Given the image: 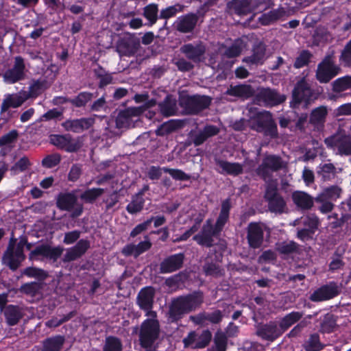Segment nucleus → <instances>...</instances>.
<instances>
[{
  "label": "nucleus",
  "mask_w": 351,
  "mask_h": 351,
  "mask_svg": "<svg viewBox=\"0 0 351 351\" xmlns=\"http://www.w3.org/2000/svg\"><path fill=\"white\" fill-rule=\"evenodd\" d=\"M247 115L249 117L250 127L271 138L278 136L277 127L274 123L271 114L267 111H258L256 108H247Z\"/></svg>",
  "instance_id": "f257e3e1"
},
{
  "label": "nucleus",
  "mask_w": 351,
  "mask_h": 351,
  "mask_svg": "<svg viewBox=\"0 0 351 351\" xmlns=\"http://www.w3.org/2000/svg\"><path fill=\"white\" fill-rule=\"evenodd\" d=\"M203 302L201 293H194L186 296L180 297L173 301L169 311V317L172 322L176 321L181 317L196 308L199 307Z\"/></svg>",
  "instance_id": "f03ea898"
},
{
  "label": "nucleus",
  "mask_w": 351,
  "mask_h": 351,
  "mask_svg": "<svg viewBox=\"0 0 351 351\" xmlns=\"http://www.w3.org/2000/svg\"><path fill=\"white\" fill-rule=\"evenodd\" d=\"M147 318L141 324L139 340L144 348H150L160 335V325L156 313H149Z\"/></svg>",
  "instance_id": "7ed1b4c3"
},
{
  "label": "nucleus",
  "mask_w": 351,
  "mask_h": 351,
  "mask_svg": "<svg viewBox=\"0 0 351 351\" xmlns=\"http://www.w3.org/2000/svg\"><path fill=\"white\" fill-rule=\"evenodd\" d=\"M340 71L341 68L335 63L332 55H328L317 65L316 78L320 83H328Z\"/></svg>",
  "instance_id": "20e7f679"
},
{
  "label": "nucleus",
  "mask_w": 351,
  "mask_h": 351,
  "mask_svg": "<svg viewBox=\"0 0 351 351\" xmlns=\"http://www.w3.org/2000/svg\"><path fill=\"white\" fill-rule=\"evenodd\" d=\"M265 198L268 202V208L271 212L282 213L285 211L286 203L277 193L276 182H271L267 184Z\"/></svg>",
  "instance_id": "39448f33"
},
{
  "label": "nucleus",
  "mask_w": 351,
  "mask_h": 351,
  "mask_svg": "<svg viewBox=\"0 0 351 351\" xmlns=\"http://www.w3.org/2000/svg\"><path fill=\"white\" fill-rule=\"evenodd\" d=\"M149 106L146 105L138 107H130L120 112L116 119L117 127L120 129L133 127L134 122L138 119V117Z\"/></svg>",
  "instance_id": "423d86ee"
},
{
  "label": "nucleus",
  "mask_w": 351,
  "mask_h": 351,
  "mask_svg": "<svg viewBox=\"0 0 351 351\" xmlns=\"http://www.w3.org/2000/svg\"><path fill=\"white\" fill-rule=\"evenodd\" d=\"M26 245L24 240L20 241L16 245L10 244L3 256V261L12 269H16L25 259L23 248Z\"/></svg>",
  "instance_id": "0eeeda50"
},
{
  "label": "nucleus",
  "mask_w": 351,
  "mask_h": 351,
  "mask_svg": "<svg viewBox=\"0 0 351 351\" xmlns=\"http://www.w3.org/2000/svg\"><path fill=\"white\" fill-rule=\"evenodd\" d=\"M57 206L61 210H72V217H75L82 213V206L77 204V197L71 193H60L57 198Z\"/></svg>",
  "instance_id": "6e6552de"
},
{
  "label": "nucleus",
  "mask_w": 351,
  "mask_h": 351,
  "mask_svg": "<svg viewBox=\"0 0 351 351\" xmlns=\"http://www.w3.org/2000/svg\"><path fill=\"white\" fill-rule=\"evenodd\" d=\"M325 143L328 147L337 149L340 154H351V136L350 135L337 134L326 138Z\"/></svg>",
  "instance_id": "1a4fd4ad"
},
{
  "label": "nucleus",
  "mask_w": 351,
  "mask_h": 351,
  "mask_svg": "<svg viewBox=\"0 0 351 351\" xmlns=\"http://www.w3.org/2000/svg\"><path fill=\"white\" fill-rule=\"evenodd\" d=\"M212 335L208 330H204L198 335L195 332H191L183 339L185 347L193 349H201L205 348L210 341Z\"/></svg>",
  "instance_id": "9d476101"
},
{
  "label": "nucleus",
  "mask_w": 351,
  "mask_h": 351,
  "mask_svg": "<svg viewBox=\"0 0 351 351\" xmlns=\"http://www.w3.org/2000/svg\"><path fill=\"white\" fill-rule=\"evenodd\" d=\"M255 100L258 105L275 106L284 101L285 97L270 88H261L258 89Z\"/></svg>",
  "instance_id": "9b49d317"
},
{
  "label": "nucleus",
  "mask_w": 351,
  "mask_h": 351,
  "mask_svg": "<svg viewBox=\"0 0 351 351\" xmlns=\"http://www.w3.org/2000/svg\"><path fill=\"white\" fill-rule=\"evenodd\" d=\"M339 293V287L336 282H331L315 291L309 298L313 302H321L333 298L338 295Z\"/></svg>",
  "instance_id": "f8f14e48"
},
{
  "label": "nucleus",
  "mask_w": 351,
  "mask_h": 351,
  "mask_svg": "<svg viewBox=\"0 0 351 351\" xmlns=\"http://www.w3.org/2000/svg\"><path fill=\"white\" fill-rule=\"evenodd\" d=\"M219 233V232H215L212 221L208 219L204 224L200 232L193 237V240L199 245L210 247L213 245V237H217Z\"/></svg>",
  "instance_id": "ddd939ff"
},
{
  "label": "nucleus",
  "mask_w": 351,
  "mask_h": 351,
  "mask_svg": "<svg viewBox=\"0 0 351 351\" xmlns=\"http://www.w3.org/2000/svg\"><path fill=\"white\" fill-rule=\"evenodd\" d=\"M155 291L151 287H147L142 289L137 296V304L141 309L145 311V316H148L149 313H156L152 311Z\"/></svg>",
  "instance_id": "4468645a"
},
{
  "label": "nucleus",
  "mask_w": 351,
  "mask_h": 351,
  "mask_svg": "<svg viewBox=\"0 0 351 351\" xmlns=\"http://www.w3.org/2000/svg\"><path fill=\"white\" fill-rule=\"evenodd\" d=\"M266 227L263 224L251 223L247 228V240L250 247H259L263 241V233Z\"/></svg>",
  "instance_id": "2eb2a0df"
},
{
  "label": "nucleus",
  "mask_w": 351,
  "mask_h": 351,
  "mask_svg": "<svg viewBox=\"0 0 351 351\" xmlns=\"http://www.w3.org/2000/svg\"><path fill=\"white\" fill-rule=\"evenodd\" d=\"M25 65L21 57H16L14 66L8 70L3 75L4 81L8 84H14L23 78Z\"/></svg>",
  "instance_id": "dca6fc26"
},
{
  "label": "nucleus",
  "mask_w": 351,
  "mask_h": 351,
  "mask_svg": "<svg viewBox=\"0 0 351 351\" xmlns=\"http://www.w3.org/2000/svg\"><path fill=\"white\" fill-rule=\"evenodd\" d=\"M95 122L93 117L67 120L62 125L66 131L80 133L90 128Z\"/></svg>",
  "instance_id": "f3484780"
},
{
  "label": "nucleus",
  "mask_w": 351,
  "mask_h": 351,
  "mask_svg": "<svg viewBox=\"0 0 351 351\" xmlns=\"http://www.w3.org/2000/svg\"><path fill=\"white\" fill-rule=\"evenodd\" d=\"M152 244L147 235L144 237V240L138 244L130 243L122 249V253L125 256H134L138 257L141 254L149 250Z\"/></svg>",
  "instance_id": "a211bd4d"
},
{
  "label": "nucleus",
  "mask_w": 351,
  "mask_h": 351,
  "mask_svg": "<svg viewBox=\"0 0 351 351\" xmlns=\"http://www.w3.org/2000/svg\"><path fill=\"white\" fill-rule=\"evenodd\" d=\"M50 142L55 146L64 149L67 152H75L78 149V145L69 134L60 135L53 134L50 136Z\"/></svg>",
  "instance_id": "6ab92c4d"
},
{
  "label": "nucleus",
  "mask_w": 351,
  "mask_h": 351,
  "mask_svg": "<svg viewBox=\"0 0 351 351\" xmlns=\"http://www.w3.org/2000/svg\"><path fill=\"white\" fill-rule=\"evenodd\" d=\"M216 170L221 174L238 176L243 172V165L238 162H230L226 160L216 159Z\"/></svg>",
  "instance_id": "aec40b11"
},
{
  "label": "nucleus",
  "mask_w": 351,
  "mask_h": 351,
  "mask_svg": "<svg viewBox=\"0 0 351 351\" xmlns=\"http://www.w3.org/2000/svg\"><path fill=\"white\" fill-rule=\"evenodd\" d=\"M89 242L84 239L80 240L77 244L66 250L64 256V262H70L81 257L89 248Z\"/></svg>",
  "instance_id": "412c9836"
},
{
  "label": "nucleus",
  "mask_w": 351,
  "mask_h": 351,
  "mask_svg": "<svg viewBox=\"0 0 351 351\" xmlns=\"http://www.w3.org/2000/svg\"><path fill=\"white\" fill-rule=\"evenodd\" d=\"M198 17L195 14H188L180 16L175 22L176 29L182 33L191 32L197 22Z\"/></svg>",
  "instance_id": "4be33fe9"
},
{
  "label": "nucleus",
  "mask_w": 351,
  "mask_h": 351,
  "mask_svg": "<svg viewBox=\"0 0 351 351\" xmlns=\"http://www.w3.org/2000/svg\"><path fill=\"white\" fill-rule=\"evenodd\" d=\"M180 51L184 54L188 59L194 62H198L200 61L202 56L205 52V48L201 44H186L180 47Z\"/></svg>",
  "instance_id": "5701e85b"
},
{
  "label": "nucleus",
  "mask_w": 351,
  "mask_h": 351,
  "mask_svg": "<svg viewBox=\"0 0 351 351\" xmlns=\"http://www.w3.org/2000/svg\"><path fill=\"white\" fill-rule=\"evenodd\" d=\"M29 98L27 91H21L17 94L10 95L3 100L1 106V110L5 111L10 108L19 107Z\"/></svg>",
  "instance_id": "b1692460"
},
{
  "label": "nucleus",
  "mask_w": 351,
  "mask_h": 351,
  "mask_svg": "<svg viewBox=\"0 0 351 351\" xmlns=\"http://www.w3.org/2000/svg\"><path fill=\"white\" fill-rule=\"evenodd\" d=\"M311 96V90L306 82L302 79L299 81L293 91V99L295 103L300 104L306 101Z\"/></svg>",
  "instance_id": "393cba45"
},
{
  "label": "nucleus",
  "mask_w": 351,
  "mask_h": 351,
  "mask_svg": "<svg viewBox=\"0 0 351 351\" xmlns=\"http://www.w3.org/2000/svg\"><path fill=\"white\" fill-rule=\"evenodd\" d=\"M282 167V162L279 157L269 156L264 159L262 165L258 168V173L265 178L269 170L277 171Z\"/></svg>",
  "instance_id": "a878e982"
},
{
  "label": "nucleus",
  "mask_w": 351,
  "mask_h": 351,
  "mask_svg": "<svg viewBox=\"0 0 351 351\" xmlns=\"http://www.w3.org/2000/svg\"><path fill=\"white\" fill-rule=\"evenodd\" d=\"M282 332L280 327L278 328L275 323L266 324L261 327L256 332L257 335L261 338L269 341H274L280 336Z\"/></svg>",
  "instance_id": "bb28decb"
},
{
  "label": "nucleus",
  "mask_w": 351,
  "mask_h": 351,
  "mask_svg": "<svg viewBox=\"0 0 351 351\" xmlns=\"http://www.w3.org/2000/svg\"><path fill=\"white\" fill-rule=\"evenodd\" d=\"M227 8L230 14L239 16L246 15L252 11L249 0H233L228 3Z\"/></svg>",
  "instance_id": "cd10ccee"
},
{
  "label": "nucleus",
  "mask_w": 351,
  "mask_h": 351,
  "mask_svg": "<svg viewBox=\"0 0 351 351\" xmlns=\"http://www.w3.org/2000/svg\"><path fill=\"white\" fill-rule=\"evenodd\" d=\"M183 263V255L181 254L173 255L160 264L161 273H171L180 268Z\"/></svg>",
  "instance_id": "c85d7f7f"
},
{
  "label": "nucleus",
  "mask_w": 351,
  "mask_h": 351,
  "mask_svg": "<svg viewBox=\"0 0 351 351\" xmlns=\"http://www.w3.org/2000/svg\"><path fill=\"white\" fill-rule=\"evenodd\" d=\"M265 60V49L263 45L256 46L253 49V53L249 57L245 58L243 61L248 65L262 64Z\"/></svg>",
  "instance_id": "c756f323"
},
{
  "label": "nucleus",
  "mask_w": 351,
  "mask_h": 351,
  "mask_svg": "<svg viewBox=\"0 0 351 351\" xmlns=\"http://www.w3.org/2000/svg\"><path fill=\"white\" fill-rule=\"evenodd\" d=\"M292 199L295 205L302 209H309L313 204V198L302 191H295L292 194Z\"/></svg>",
  "instance_id": "7c9ffc66"
},
{
  "label": "nucleus",
  "mask_w": 351,
  "mask_h": 351,
  "mask_svg": "<svg viewBox=\"0 0 351 351\" xmlns=\"http://www.w3.org/2000/svg\"><path fill=\"white\" fill-rule=\"evenodd\" d=\"M341 193V189L337 186H331L330 187L325 188L322 192L317 195L315 201H336L340 197Z\"/></svg>",
  "instance_id": "2f4dec72"
},
{
  "label": "nucleus",
  "mask_w": 351,
  "mask_h": 351,
  "mask_svg": "<svg viewBox=\"0 0 351 351\" xmlns=\"http://www.w3.org/2000/svg\"><path fill=\"white\" fill-rule=\"evenodd\" d=\"M327 114V107L324 106H319L311 112L310 123L315 126H322L326 121Z\"/></svg>",
  "instance_id": "473e14b6"
},
{
  "label": "nucleus",
  "mask_w": 351,
  "mask_h": 351,
  "mask_svg": "<svg viewBox=\"0 0 351 351\" xmlns=\"http://www.w3.org/2000/svg\"><path fill=\"white\" fill-rule=\"evenodd\" d=\"M230 208V201L229 199H226L222 202L221 212L214 227L215 228V232H220L222 230L224 225L228 221Z\"/></svg>",
  "instance_id": "72a5a7b5"
},
{
  "label": "nucleus",
  "mask_w": 351,
  "mask_h": 351,
  "mask_svg": "<svg viewBox=\"0 0 351 351\" xmlns=\"http://www.w3.org/2000/svg\"><path fill=\"white\" fill-rule=\"evenodd\" d=\"M4 315L9 325L13 326L17 324L22 317L21 309L14 305H8L4 308Z\"/></svg>",
  "instance_id": "f704fd0d"
},
{
  "label": "nucleus",
  "mask_w": 351,
  "mask_h": 351,
  "mask_svg": "<svg viewBox=\"0 0 351 351\" xmlns=\"http://www.w3.org/2000/svg\"><path fill=\"white\" fill-rule=\"evenodd\" d=\"M226 94L239 97L248 98L254 94V90L250 85H238L228 88Z\"/></svg>",
  "instance_id": "c9c22d12"
},
{
  "label": "nucleus",
  "mask_w": 351,
  "mask_h": 351,
  "mask_svg": "<svg viewBox=\"0 0 351 351\" xmlns=\"http://www.w3.org/2000/svg\"><path fill=\"white\" fill-rule=\"evenodd\" d=\"M303 316V313L298 311H293L286 315L280 321L279 326L284 332L295 323L298 322Z\"/></svg>",
  "instance_id": "e433bc0d"
},
{
  "label": "nucleus",
  "mask_w": 351,
  "mask_h": 351,
  "mask_svg": "<svg viewBox=\"0 0 351 351\" xmlns=\"http://www.w3.org/2000/svg\"><path fill=\"white\" fill-rule=\"evenodd\" d=\"M285 15L282 9H276L265 13L259 17V21L263 25H268L282 18Z\"/></svg>",
  "instance_id": "4c0bfd02"
},
{
  "label": "nucleus",
  "mask_w": 351,
  "mask_h": 351,
  "mask_svg": "<svg viewBox=\"0 0 351 351\" xmlns=\"http://www.w3.org/2000/svg\"><path fill=\"white\" fill-rule=\"evenodd\" d=\"M64 339L62 336H56L45 341L42 351H60L64 343Z\"/></svg>",
  "instance_id": "58836bf2"
},
{
  "label": "nucleus",
  "mask_w": 351,
  "mask_h": 351,
  "mask_svg": "<svg viewBox=\"0 0 351 351\" xmlns=\"http://www.w3.org/2000/svg\"><path fill=\"white\" fill-rule=\"evenodd\" d=\"M332 90L335 93H340L351 88V76L346 75L335 80L332 84Z\"/></svg>",
  "instance_id": "ea45409f"
},
{
  "label": "nucleus",
  "mask_w": 351,
  "mask_h": 351,
  "mask_svg": "<svg viewBox=\"0 0 351 351\" xmlns=\"http://www.w3.org/2000/svg\"><path fill=\"white\" fill-rule=\"evenodd\" d=\"M189 102L192 106L193 112L197 113L208 108L210 104V99L206 96H197L192 97Z\"/></svg>",
  "instance_id": "a19ab883"
},
{
  "label": "nucleus",
  "mask_w": 351,
  "mask_h": 351,
  "mask_svg": "<svg viewBox=\"0 0 351 351\" xmlns=\"http://www.w3.org/2000/svg\"><path fill=\"white\" fill-rule=\"evenodd\" d=\"M160 112L165 117H169L176 112V101L170 96L159 104Z\"/></svg>",
  "instance_id": "79ce46f5"
},
{
  "label": "nucleus",
  "mask_w": 351,
  "mask_h": 351,
  "mask_svg": "<svg viewBox=\"0 0 351 351\" xmlns=\"http://www.w3.org/2000/svg\"><path fill=\"white\" fill-rule=\"evenodd\" d=\"M19 134L16 130H14L0 138V146L11 150L14 147L15 142L18 138Z\"/></svg>",
  "instance_id": "37998d69"
},
{
  "label": "nucleus",
  "mask_w": 351,
  "mask_h": 351,
  "mask_svg": "<svg viewBox=\"0 0 351 351\" xmlns=\"http://www.w3.org/2000/svg\"><path fill=\"white\" fill-rule=\"evenodd\" d=\"M144 205V199L143 193H141L133 197L132 202L127 206L126 210L131 214L140 212Z\"/></svg>",
  "instance_id": "c03bdc74"
},
{
  "label": "nucleus",
  "mask_w": 351,
  "mask_h": 351,
  "mask_svg": "<svg viewBox=\"0 0 351 351\" xmlns=\"http://www.w3.org/2000/svg\"><path fill=\"white\" fill-rule=\"evenodd\" d=\"M244 47V43L241 40H237L231 46L226 49L223 55L227 58L237 57L240 55Z\"/></svg>",
  "instance_id": "a18cd8bd"
},
{
  "label": "nucleus",
  "mask_w": 351,
  "mask_h": 351,
  "mask_svg": "<svg viewBox=\"0 0 351 351\" xmlns=\"http://www.w3.org/2000/svg\"><path fill=\"white\" fill-rule=\"evenodd\" d=\"M48 84L45 80H38L34 82L29 87L27 92L29 97H36L43 93L47 87Z\"/></svg>",
  "instance_id": "49530a36"
},
{
  "label": "nucleus",
  "mask_w": 351,
  "mask_h": 351,
  "mask_svg": "<svg viewBox=\"0 0 351 351\" xmlns=\"http://www.w3.org/2000/svg\"><path fill=\"white\" fill-rule=\"evenodd\" d=\"M32 165L29 158L27 156L21 157L14 165L11 167L10 171L13 174H16L19 172H23L28 169Z\"/></svg>",
  "instance_id": "de8ad7c7"
},
{
  "label": "nucleus",
  "mask_w": 351,
  "mask_h": 351,
  "mask_svg": "<svg viewBox=\"0 0 351 351\" xmlns=\"http://www.w3.org/2000/svg\"><path fill=\"white\" fill-rule=\"evenodd\" d=\"M104 192V190L103 189L93 188L86 190L81 195L80 197L87 202H92L101 195Z\"/></svg>",
  "instance_id": "09e8293b"
},
{
  "label": "nucleus",
  "mask_w": 351,
  "mask_h": 351,
  "mask_svg": "<svg viewBox=\"0 0 351 351\" xmlns=\"http://www.w3.org/2000/svg\"><path fill=\"white\" fill-rule=\"evenodd\" d=\"M122 344L121 341L114 337H107L104 348V351H121Z\"/></svg>",
  "instance_id": "8fccbe9b"
},
{
  "label": "nucleus",
  "mask_w": 351,
  "mask_h": 351,
  "mask_svg": "<svg viewBox=\"0 0 351 351\" xmlns=\"http://www.w3.org/2000/svg\"><path fill=\"white\" fill-rule=\"evenodd\" d=\"M277 250L284 254H289L297 250V244L293 241H284L277 244Z\"/></svg>",
  "instance_id": "3c124183"
},
{
  "label": "nucleus",
  "mask_w": 351,
  "mask_h": 351,
  "mask_svg": "<svg viewBox=\"0 0 351 351\" xmlns=\"http://www.w3.org/2000/svg\"><path fill=\"white\" fill-rule=\"evenodd\" d=\"M215 347L213 351H226L227 347V337L222 332H217L215 336Z\"/></svg>",
  "instance_id": "603ef678"
},
{
  "label": "nucleus",
  "mask_w": 351,
  "mask_h": 351,
  "mask_svg": "<svg viewBox=\"0 0 351 351\" xmlns=\"http://www.w3.org/2000/svg\"><path fill=\"white\" fill-rule=\"evenodd\" d=\"M43 286L40 282H32L30 283H26L21 287V291L25 294L29 295H35L38 293Z\"/></svg>",
  "instance_id": "864d4df0"
},
{
  "label": "nucleus",
  "mask_w": 351,
  "mask_h": 351,
  "mask_svg": "<svg viewBox=\"0 0 351 351\" xmlns=\"http://www.w3.org/2000/svg\"><path fill=\"white\" fill-rule=\"evenodd\" d=\"M93 97V94L87 92L80 93L75 98L70 100V102L76 107H82L86 104Z\"/></svg>",
  "instance_id": "5fc2aeb1"
},
{
  "label": "nucleus",
  "mask_w": 351,
  "mask_h": 351,
  "mask_svg": "<svg viewBox=\"0 0 351 351\" xmlns=\"http://www.w3.org/2000/svg\"><path fill=\"white\" fill-rule=\"evenodd\" d=\"M49 245H40L37 246L29 254L30 259L47 258Z\"/></svg>",
  "instance_id": "6e6d98bb"
},
{
  "label": "nucleus",
  "mask_w": 351,
  "mask_h": 351,
  "mask_svg": "<svg viewBox=\"0 0 351 351\" xmlns=\"http://www.w3.org/2000/svg\"><path fill=\"white\" fill-rule=\"evenodd\" d=\"M158 6L156 4H150L144 9V16L149 20L151 24H154L157 21Z\"/></svg>",
  "instance_id": "4d7b16f0"
},
{
  "label": "nucleus",
  "mask_w": 351,
  "mask_h": 351,
  "mask_svg": "<svg viewBox=\"0 0 351 351\" xmlns=\"http://www.w3.org/2000/svg\"><path fill=\"white\" fill-rule=\"evenodd\" d=\"M23 274L38 280H43L47 277V274L43 270L36 267H27L24 269Z\"/></svg>",
  "instance_id": "13d9d810"
},
{
  "label": "nucleus",
  "mask_w": 351,
  "mask_h": 351,
  "mask_svg": "<svg viewBox=\"0 0 351 351\" xmlns=\"http://www.w3.org/2000/svg\"><path fill=\"white\" fill-rule=\"evenodd\" d=\"M339 60L345 66H351V40L342 50Z\"/></svg>",
  "instance_id": "bf43d9fd"
},
{
  "label": "nucleus",
  "mask_w": 351,
  "mask_h": 351,
  "mask_svg": "<svg viewBox=\"0 0 351 351\" xmlns=\"http://www.w3.org/2000/svg\"><path fill=\"white\" fill-rule=\"evenodd\" d=\"M305 349L306 351H319L322 349L318 335L314 334L310 337L305 346Z\"/></svg>",
  "instance_id": "052dcab7"
},
{
  "label": "nucleus",
  "mask_w": 351,
  "mask_h": 351,
  "mask_svg": "<svg viewBox=\"0 0 351 351\" xmlns=\"http://www.w3.org/2000/svg\"><path fill=\"white\" fill-rule=\"evenodd\" d=\"M182 8L180 5L169 6L160 11V18L167 19L174 16L177 12H181Z\"/></svg>",
  "instance_id": "680f3d73"
},
{
  "label": "nucleus",
  "mask_w": 351,
  "mask_h": 351,
  "mask_svg": "<svg viewBox=\"0 0 351 351\" xmlns=\"http://www.w3.org/2000/svg\"><path fill=\"white\" fill-rule=\"evenodd\" d=\"M311 58V53L308 51H302L299 56L296 58L294 63L295 68H302L308 64L310 58Z\"/></svg>",
  "instance_id": "e2e57ef3"
},
{
  "label": "nucleus",
  "mask_w": 351,
  "mask_h": 351,
  "mask_svg": "<svg viewBox=\"0 0 351 351\" xmlns=\"http://www.w3.org/2000/svg\"><path fill=\"white\" fill-rule=\"evenodd\" d=\"M204 270L206 275L215 277L223 275L222 269L219 265L214 263H208L204 266Z\"/></svg>",
  "instance_id": "0e129e2a"
},
{
  "label": "nucleus",
  "mask_w": 351,
  "mask_h": 351,
  "mask_svg": "<svg viewBox=\"0 0 351 351\" xmlns=\"http://www.w3.org/2000/svg\"><path fill=\"white\" fill-rule=\"evenodd\" d=\"M163 171L168 173L175 180H188L190 178L189 176H188L184 171L180 169H169L164 167Z\"/></svg>",
  "instance_id": "69168bd1"
},
{
  "label": "nucleus",
  "mask_w": 351,
  "mask_h": 351,
  "mask_svg": "<svg viewBox=\"0 0 351 351\" xmlns=\"http://www.w3.org/2000/svg\"><path fill=\"white\" fill-rule=\"evenodd\" d=\"M302 223L306 226V229L312 230L313 232H314L318 226L319 221L316 216L311 215L302 218Z\"/></svg>",
  "instance_id": "338daca9"
},
{
  "label": "nucleus",
  "mask_w": 351,
  "mask_h": 351,
  "mask_svg": "<svg viewBox=\"0 0 351 351\" xmlns=\"http://www.w3.org/2000/svg\"><path fill=\"white\" fill-rule=\"evenodd\" d=\"M60 161V156L58 154L49 155L43 160V165L47 168H52L56 166Z\"/></svg>",
  "instance_id": "774afa93"
}]
</instances>
